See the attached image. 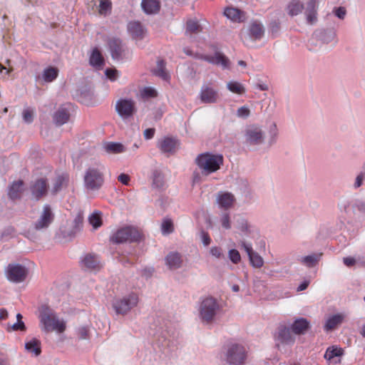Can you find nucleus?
I'll return each mask as SVG.
<instances>
[{
    "label": "nucleus",
    "mask_w": 365,
    "mask_h": 365,
    "mask_svg": "<svg viewBox=\"0 0 365 365\" xmlns=\"http://www.w3.org/2000/svg\"><path fill=\"white\" fill-rule=\"evenodd\" d=\"M195 162L202 175L207 176L217 171L223 164V156L210 153L199 155Z\"/></svg>",
    "instance_id": "f257e3e1"
},
{
    "label": "nucleus",
    "mask_w": 365,
    "mask_h": 365,
    "mask_svg": "<svg viewBox=\"0 0 365 365\" xmlns=\"http://www.w3.org/2000/svg\"><path fill=\"white\" fill-rule=\"evenodd\" d=\"M220 310V305L217 300L212 297H207L199 303L198 317L203 324H208L214 322Z\"/></svg>",
    "instance_id": "f03ea898"
},
{
    "label": "nucleus",
    "mask_w": 365,
    "mask_h": 365,
    "mask_svg": "<svg viewBox=\"0 0 365 365\" xmlns=\"http://www.w3.org/2000/svg\"><path fill=\"white\" fill-rule=\"evenodd\" d=\"M40 322L42 329L47 332L56 331L61 333L66 329V322L48 309L41 312Z\"/></svg>",
    "instance_id": "7ed1b4c3"
},
{
    "label": "nucleus",
    "mask_w": 365,
    "mask_h": 365,
    "mask_svg": "<svg viewBox=\"0 0 365 365\" xmlns=\"http://www.w3.org/2000/svg\"><path fill=\"white\" fill-rule=\"evenodd\" d=\"M103 170L101 165L88 168L84 175V185L87 190H98L101 187L104 182Z\"/></svg>",
    "instance_id": "20e7f679"
},
{
    "label": "nucleus",
    "mask_w": 365,
    "mask_h": 365,
    "mask_svg": "<svg viewBox=\"0 0 365 365\" xmlns=\"http://www.w3.org/2000/svg\"><path fill=\"white\" fill-rule=\"evenodd\" d=\"M140 232L135 227L127 226L117 230L110 237V242L115 244L138 242L141 240Z\"/></svg>",
    "instance_id": "39448f33"
},
{
    "label": "nucleus",
    "mask_w": 365,
    "mask_h": 365,
    "mask_svg": "<svg viewBox=\"0 0 365 365\" xmlns=\"http://www.w3.org/2000/svg\"><path fill=\"white\" fill-rule=\"evenodd\" d=\"M138 294L132 292L114 299L112 307L117 314L125 315L138 305Z\"/></svg>",
    "instance_id": "423d86ee"
},
{
    "label": "nucleus",
    "mask_w": 365,
    "mask_h": 365,
    "mask_svg": "<svg viewBox=\"0 0 365 365\" xmlns=\"http://www.w3.org/2000/svg\"><path fill=\"white\" fill-rule=\"evenodd\" d=\"M247 357L246 349L238 344L229 345L225 353V359L230 365H242L245 363Z\"/></svg>",
    "instance_id": "0eeeda50"
},
{
    "label": "nucleus",
    "mask_w": 365,
    "mask_h": 365,
    "mask_svg": "<svg viewBox=\"0 0 365 365\" xmlns=\"http://www.w3.org/2000/svg\"><path fill=\"white\" fill-rule=\"evenodd\" d=\"M233 227L235 232L242 237H250L257 232L255 225L242 214L233 215Z\"/></svg>",
    "instance_id": "6e6552de"
},
{
    "label": "nucleus",
    "mask_w": 365,
    "mask_h": 365,
    "mask_svg": "<svg viewBox=\"0 0 365 365\" xmlns=\"http://www.w3.org/2000/svg\"><path fill=\"white\" fill-rule=\"evenodd\" d=\"M274 340L278 349L284 346H292L295 342V336L289 326L279 324L274 333Z\"/></svg>",
    "instance_id": "1a4fd4ad"
},
{
    "label": "nucleus",
    "mask_w": 365,
    "mask_h": 365,
    "mask_svg": "<svg viewBox=\"0 0 365 365\" xmlns=\"http://www.w3.org/2000/svg\"><path fill=\"white\" fill-rule=\"evenodd\" d=\"M335 37V32L332 30L316 31L309 41V49L310 51H317L322 45L332 42Z\"/></svg>",
    "instance_id": "9d476101"
},
{
    "label": "nucleus",
    "mask_w": 365,
    "mask_h": 365,
    "mask_svg": "<svg viewBox=\"0 0 365 365\" xmlns=\"http://www.w3.org/2000/svg\"><path fill=\"white\" fill-rule=\"evenodd\" d=\"M245 143L251 146L260 145L264 143L265 133L262 128L257 125H248L244 131Z\"/></svg>",
    "instance_id": "9b49d317"
},
{
    "label": "nucleus",
    "mask_w": 365,
    "mask_h": 365,
    "mask_svg": "<svg viewBox=\"0 0 365 365\" xmlns=\"http://www.w3.org/2000/svg\"><path fill=\"white\" fill-rule=\"evenodd\" d=\"M27 274V268L19 263H10L5 269L6 278L13 283H20L24 282L26 279Z\"/></svg>",
    "instance_id": "f8f14e48"
},
{
    "label": "nucleus",
    "mask_w": 365,
    "mask_h": 365,
    "mask_svg": "<svg viewBox=\"0 0 365 365\" xmlns=\"http://www.w3.org/2000/svg\"><path fill=\"white\" fill-rule=\"evenodd\" d=\"M115 110L123 119H127L135 112V102L131 99H120L116 102Z\"/></svg>",
    "instance_id": "ddd939ff"
},
{
    "label": "nucleus",
    "mask_w": 365,
    "mask_h": 365,
    "mask_svg": "<svg viewBox=\"0 0 365 365\" xmlns=\"http://www.w3.org/2000/svg\"><path fill=\"white\" fill-rule=\"evenodd\" d=\"M53 220V214L48 205H45L38 220L34 223L36 230L47 228Z\"/></svg>",
    "instance_id": "4468645a"
},
{
    "label": "nucleus",
    "mask_w": 365,
    "mask_h": 365,
    "mask_svg": "<svg viewBox=\"0 0 365 365\" xmlns=\"http://www.w3.org/2000/svg\"><path fill=\"white\" fill-rule=\"evenodd\" d=\"M31 197L36 200L45 196L48 192V184L45 179L40 178L33 182L30 185Z\"/></svg>",
    "instance_id": "2eb2a0df"
},
{
    "label": "nucleus",
    "mask_w": 365,
    "mask_h": 365,
    "mask_svg": "<svg viewBox=\"0 0 365 365\" xmlns=\"http://www.w3.org/2000/svg\"><path fill=\"white\" fill-rule=\"evenodd\" d=\"M197 58L214 65L221 66L224 69L229 68V59L220 52H216L213 56L200 54Z\"/></svg>",
    "instance_id": "dca6fc26"
},
{
    "label": "nucleus",
    "mask_w": 365,
    "mask_h": 365,
    "mask_svg": "<svg viewBox=\"0 0 365 365\" xmlns=\"http://www.w3.org/2000/svg\"><path fill=\"white\" fill-rule=\"evenodd\" d=\"M200 98L203 103H215L219 99L218 91L208 85H204L200 90Z\"/></svg>",
    "instance_id": "f3484780"
},
{
    "label": "nucleus",
    "mask_w": 365,
    "mask_h": 365,
    "mask_svg": "<svg viewBox=\"0 0 365 365\" xmlns=\"http://www.w3.org/2000/svg\"><path fill=\"white\" fill-rule=\"evenodd\" d=\"M179 141L175 138L166 137L158 143V148L165 153H174L179 149Z\"/></svg>",
    "instance_id": "a211bd4d"
},
{
    "label": "nucleus",
    "mask_w": 365,
    "mask_h": 365,
    "mask_svg": "<svg viewBox=\"0 0 365 365\" xmlns=\"http://www.w3.org/2000/svg\"><path fill=\"white\" fill-rule=\"evenodd\" d=\"M343 354L344 350L341 348L332 346L327 349L326 352L324 354V358L329 363L336 364L338 363H340V358L343 355Z\"/></svg>",
    "instance_id": "6ab92c4d"
},
{
    "label": "nucleus",
    "mask_w": 365,
    "mask_h": 365,
    "mask_svg": "<svg viewBox=\"0 0 365 365\" xmlns=\"http://www.w3.org/2000/svg\"><path fill=\"white\" fill-rule=\"evenodd\" d=\"M304 15L309 24H314L317 21V4L316 0H309L305 8Z\"/></svg>",
    "instance_id": "aec40b11"
},
{
    "label": "nucleus",
    "mask_w": 365,
    "mask_h": 365,
    "mask_svg": "<svg viewBox=\"0 0 365 365\" xmlns=\"http://www.w3.org/2000/svg\"><path fill=\"white\" fill-rule=\"evenodd\" d=\"M216 200L220 208L228 210L233 206L235 198L230 192H219Z\"/></svg>",
    "instance_id": "412c9836"
},
{
    "label": "nucleus",
    "mask_w": 365,
    "mask_h": 365,
    "mask_svg": "<svg viewBox=\"0 0 365 365\" xmlns=\"http://www.w3.org/2000/svg\"><path fill=\"white\" fill-rule=\"evenodd\" d=\"M128 31L136 41L143 39L146 33L143 26L137 21L130 22L128 25Z\"/></svg>",
    "instance_id": "4be33fe9"
},
{
    "label": "nucleus",
    "mask_w": 365,
    "mask_h": 365,
    "mask_svg": "<svg viewBox=\"0 0 365 365\" xmlns=\"http://www.w3.org/2000/svg\"><path fill=\"white\" fill-rule=\"evenodd\" d=\"M68 184V176L67 174H61L57 175L52 182L51 192L56 194L61 190L66 188Z\"/></svg>",
    "instance_id": "5701e85b"
},
{
    "label": "nucleus",
    "mask_w": 365,
    "mask_h": 365,
    "mask_svg": "<svg viewBox=\"0 0 365 365\" xmlns=\"http://www.w3.org/2000/svg\"><path fill=\"white\" fill-rule=\"evenodd\" d=\"M309 328V322L304 318H298L291 325V329L294 334H303Z\"/></svg>",
    "instance_id": "b1692460"
},
{
    "label": "nucleus",
    "mask_w": 365,
    "mask_h": 365,
    "mask_svg": "<svg viewBox=\"0 0 365 365\" xmlns=\"http://www.w3.org/2000/svg\"><path fill=\"white\" fill-rule=\"evenodd\" d=\"M264 34L263 25L257 21L252 22L249 26V35L253 40H259Z\"/></svg>",
    "instance_id": "393cba45"
},
{
    "label": "nucleus",
    "mask_w": 365,
    "mask_h": 365,
    "mask_svg": "<svg viewBox=\"0 0 365 365\" xmlns=\"http://www.w3.org/2000/svg\"><path fill=\"white\" fill-rule=\"evenodd\" d=\"M82 267L90 270L99 269L100 261L96 255L88 254L81 260Z\"/></svg>",
    "instance_id": "a878e982"
},
{
    "label": "nucleus",
    "mask_w": 365,
    "mask_h": 365,
    "mask_svg": "<svg viewBox=\"0 0 365 365\" xmlns=\"http://www.w3.org/2000/svg\"><path fill=\"white\" fill-rule=\"evenodd\" d=\"M24 191V182L18 180L14 182L9 188L8 195L11 200L19 199Z\"/></svg>",
    "instance_id": "bb28decb"
},
{
    "label": "nucleus",
    "mask_w": 365,
    "mask_h": 365,
    "mask_svg": "<svg viewBox=\"0 0 365 365\" xmlns=\"http://www.w3.org/2000/svg\"><path fill=\"white\" fill-rule=\"evenodd\" d=\"M344 318V316L342 314H336L329 316L325 322L324 326V330L326 331H329L334 329L342 323Z\"/></svg>",
    "instance_id": "cd10ccee"
},
{
    "label": "nucleus",
    "mask_w": 365,
    "mask_h": 365,
    "mask_svg": "<svg viewBox=\"0 0 365 365\" xmlns=\"http://www.w3.org/2000/svg\"><path fill=\"white\" fill-rule=\"evenodd\" d=\"M182 262L181 255L178 252H170L165 257L166 265L170 269H176L181 267Z\"/></svg>",
    "instance_id": "c85d7f7f"
},
{
    "label": "nucleus",
    "mask_w": 365,
    "mask_h": 365,
    "mask_svg": "<svg viewBox=\"0 0 365 365\" xmlns=\"http://www.w3.org/2000/svg\"><path fill=\"white\" fill-rule=\"evenodd\" d=\"M109 47L113 58L116 60L120 59L123 50L121 41L117 38L110 40Z\"/></svg>",
    "instance_id": "c756f323"
},
{
    "label": "nucleus",
    "mask_w": 365,
    "mask_h": 365,
    "mask_svg": "<svg viewBox=\"0 0 365 365\" xmlns=\"http://www.w3.org/2000/svg\"><path fill=\"white\" fill-rule=\"evenodd\" d=\"M152 187L162 189L165 186L164 176L160 170L155 169L151 173Z\"/></svg>",
    "instance_id": "7c9ffc66"
},
{
    "label": "nucleus",
    "mask_w": 365,
    "mask_h": 365,
    "mask_svg": "<svg viewBox=\"0 0 365 365\" xmlns=\"http://www.w3.org/2000/svg\"><path fill=\"white\" fill-rule=\"evenodd\" d=\"M322 255V253H313L305 257H302L298 260L308 267H313L318 264L321 259Z\"/></svg>",
    "instance_id": "2f4dec72"
},
{
    "label": "nucleus",
    "mask_w": 365,
    "mask_h": 365,
    "mask_svg": "<svg viewBox=\"0 0 365 365\" xmlns=\"http://www.w3.org/2000/svg\"><path fill=\"white\" fill-rule=\"evenodd\" d=\"M69 112L65 107L59 108L53 115V121L58 125L66 123L69 118Z\"/></svg>",
    "instance_id": "473e14b6"
},
{
    "label": "nucleus",
    "mask_w": 365,
    "mask_h": 365,
    "mask_svg": "<svg viewBox=\"0 0 365 365\" xmlns=\"http://www.w3.org/2000/svg\"><path fill=\"white\" fill-rule=\"evenodd\" d=\"M141 6L146 14H152L159 11L160 3L158 0H143Z\"/></svg>",
    "instance_id": "72a5a7b5"
},
{
    "label": "nucleus",
    "mask_w": 365,
    "mask_h": 365,
    "mask_svg": "<svg viewBox=\"0 0 365 365\" xmlns=\"http://www.w3.org/2000/svg\"><path fill=\"white\" fill-rule=\"evenodd\" d=\"M224 14L227 19L235 22L242 21L245 19L244 14L235 8H227L224 11Z\"/></svg>",
    "instance_id": "f704fd0d"
},
{
    "label": "nucleus",
    "mask_w": 365,
    "mask_h": 365,
    "mask_svg": "<svg viewBox=\"0 0 365 365\" xmlns=\"http://www.w3.org/2000/svg\"><path fill=\"white\" fill-rule=\"evenodd\" d=\"M103 148L109 154H119L126 150L125 147L120 143L108 142L104 144Z\"/></svg>",
    "instance_id": "c9c22d12"
},
{
    "label": "nucleus",
    "mask_w": 365,
    "mask_h": 365,
    "mask_svg": "<svg viewBox=\"0 0 365 365\" xmlns=\"http://www.w3.org/2000/svg\"><path fill=\"white\" fill-rule=\"evenodd\" d=\"M304 9V4L299 0H292L287 7V13L291 16H294L302 13Z\"/></svg>",
    "instance_id": "e433bc0d"
},
{
    "label": "nucleus",
    "mask_w": 365,
    "mask_h": 365,
    "mask_svg": "<svg viewBox=\"0 0 365 365\" xmlns=\"http://www.w3.org/2000/svg\"><path fill=\"white\" fill-rule=\"evenodd\" d=\"M202 28L199 22L196 19H190L187 21L185 34L187 36H192L195 34L201 32Z\"/></svg>",
    "instance_id": "4c0bfd02"
},
{
    "label": "nucleus",
    "mask_w": 365,
    "mask_h": 365,
    "mask_svg": "<svg viewBox=\"0 0 365 365\" xmlns=\"http://www.w3.org/2000/svg\"><path fill=\"white\" fill-rule=\"evenodd\" d=\"M153 73L163 79L164 81H169L170 79V75L168 73V72L165 70V63L163 61H158L157 63L156 68L153 70Z\"/></svg>",
    "instance_id": "58836bf2"
},
{
    "label": "nucleus",
    "mask_w": 365,
    "mask_h": 365,
    "mask_svg": "<svg viewBox=\"0 0 365 365\" xmlns=\"http://www.w3.org/2000/svg\"><path fill=\"white\" fill-rule=\"evenodd\" d=\"M40 344L41 343L38 339H32L25 344V348L28 351L38 356L41 353Z\"/></svg>",
    "instance_id": "ea45409f"
},
{
    "label": "nucleus",
    "mask_w": 365,
    "mask_h": 365,
    "mask_svg": "<svg viewBox=\"0 0 365 365\" xmlns=\"http://www.w3.org/2000/svg\"><path fill=\"white\" fill-rule=\"evenodd\" d=\"M220 223L222 227L226 230L232 228V220L230 212L224 211L220 214Z\"/></svg>",
    "instance_id": "a19ab883"
},
{
    "label": "nucleus",
    "mask_w": 365,
    "mask_h": 365,
    "mask_svg": "<svg viewBox=\"0 0 365 365\" xmlns=\"http://www.w3.org/2000/svg\"><path fill=\"white\" fill-rule=\"evenodd\" d=\"M58 73V70L54 67H48L44 69L42 77L44 81L46 82H52L54 81Z\"/></svg>",
    "instance_id": "79ce46f5"
},
{
    "label": "nucleus",
    "mask_w": 365,
    "mask_h": 365,
    "mask_svg": "<svg viewBox=\"0 0 365 365\" xmlns=\"http://www.w3.org/2000/svg\"><path fill=\"white\" fill-rule=\"evenodd\" d=\"M88 222L93 230L98 229L102 225L101 212L98 211L93 212L88 217Z\"/></svg>",
    "instance_id": "37998d69"
},
{
    "label": "nucleus",
    "mask_w": 365,
    "mask_h": 365,
    "mask_svg": "<svg viewBox=\"0 0 365 365\" xmlns=\"http://www.w3.org/2000/svg\"><path fill=\"white\" fill-rule=\"evenodd\" d=\"M227 89L234 93L242 94L245 92V88L242 83L237 81H230L227 83Z\"/></svg>",
    "instance_id": "c03bdc74"
},
{
    "label": "nucleus",
    "mask_w": 365,
    "mask_h": 365,
    "mask_svg": "<svg viewBox=\"0 0 365 365\" xmlns=\"http://www.w3.org/2000/svg\"><path fill=\"white\" fill-rule=\"evenodd\" d=\"M103 63V57L96 48L93 49L90 56V63L93 66H101Z\"/></svg>",
    "instance_id": "a18cd8bd"
},
{
    "label": "nucleus",
    "mask_w": 365,
    "mask_h": 365,
    "mask_svg": "<svg viewBox=\"0 0 365 365\" xmlns=\"http://www.w3.org/2000/svg\"><path fill=\"white\" fill-rule=\"evenodd\" d=\"M251 264L256 268H260L264 264L263 258L257 252L251 254L249 257Z\"/></svg>",
    "instance_id": "49530a36"
},
{
    "label": "nucleus",
    "mask_w": 365,
    "mask_h": 365,
    "mask_svg": "<svg viewBox=\"0 0 365 365\" xmlns=\"http://www.w3.org/2000/svg\"><path fill=\"white\" fill-rule=\"evenodd\" d=\"M354 211L365 215V200L356 199L352 205Z\"/></svg>",
    "instance_id": "de8ad7c7"
},
{
    "label": "nucleus",
    "mask_w": 365,
    "mask_h": 365,
    "mask_svg": "<svg viewBox=\"0 0 365 365\" xmlns=\"http://www.w3.org/2000/svg\"><path fill=\"white\" fill-rule=\"evenodd\" d=\"M35 111L33 108H27L23 110L22 117L23 120L26 123H31L34 120Z\"/></svg>",
    "instance_id": "09e8293b"
},
{
    "label": "nucleus",
    "mask_w": 365,
    "mask_h": 365,
    "mask_svg": "<svg viewBox=\"0 0 365 365\" xmlns=\"http://www.w3.org/2000/svg\"><path fill=\"white\" fill-rule=\"evenodd\" d=\"M161 230L163 235H168L173 231V225L170 220L165 219L161 225Z\"/></svg>",
    "instance_id": "8fccbe9b"
},
{
    "label": "nucleus",
    "mask_w": 365,
    "mask_h": 365,
    "mask_svg": "<svg viewBox=\"0 0 365 365\" xmlns=\"http://www.w3.org/2000/svg\"><path fill=\"white\" fill-rule=\"evenodd\" d=\"M111 8V4L109 0H100L98 11L101 14L106 15Z\"/></svg>",
    "instance_id": "3c124183"
},
{
    "label": "nucleus",
    "mask_w": 365,
    "mask_h": 365,
    "mask_svg": "<svg viewBox=\"0 0 365 365\" xmlns=\"http://www.w3.org/2000/svg\"><path fill=\"white\" fill-rule=\"evenodd\" d=\"M269 145H272L276 142L277 135H278V130L277 128L275 123H272L269 129Z\"/></svg>",
    "instance_id": "603ef678"
},
{
    "label": "nucleus",
    "mask_w": 365,
    "mask_h": 365,
    "mask_svg": "<svg viewBox=\"0 0 365 365\" xmlns=\"http://www.w3.org/2000/svg\"><path fill=\"white\" fill-rule=\"evenodd\" d=\"M228 257L231 262L234 264H237L241 260L240 252L235 249H231L229 250Z\"/></svg>",
    "instance_id": "864d4df0"
},
{
    "label": "nucleus",
    "mask_w": 365,
    "mask_h": 365,
    "mask_svg": "<svg viewBox=\"0 0 365 365\" xmlns=\"http://www.w3.org/2000/svg\"><path fill=\"white\" fill-rule=\"evenodd\" d=\"M210 255L216 259H222L225 257L222 249L218 246H213L210 250Z\"/></svg>",
    "instance_id": "5fc2aeb1"
},
{
    "label": "nucleus",
    "mask_w": 365,
    "mask_h": 365,
    "mask_svg": "<svg viewBox=\"0 0 365 365\" xmlns=\"http://www.w3.org/2000/svg\"><path fill=\"white\" fill-rule=\"evenodd\" d=\"M236 115L238 118H244V119L247 118L250 115V110L246 106L240 107L237 110Z\"/></svg>",
    "instance_id": "6e6d98bb"
},
{
    "label": "nucleus",
    "mask_w": 365,
    "mask_h": 365,
    "mask_svg": "<svg viewBox=\"0 0 365 365\" xmlns=\"http://www.w3.org/2000/svg\"><path fill=\"white\" fill-rule=\"evenodd\" d=\"M141 96L147 98H153L157 96V92L151 87H145L141 91Z\"/></svg>",
    "instance_id": "4d7b16f0"
},
{
    "label": "nucleus",
    "mask_w": 365,
    "mask_h": 365,
    "mask_svg": "<svg viewBox=\"0 0 365 365\" xmlns=\"http://www.w3.org/2000/svg\"><path fill=\"white\" fill-rule=\"evenodd\" d=\"M332 13L335 16L339 18V19L343 20L346 14V10L343 6L334 7L332 10Z\"/></svg>",
    "instance_id": "13d9d810"
},
{
    "label": "nucleus",
    "mask_w": 365,
    "mask_h": 365,
    "mask_svg": "<svg viewBox=\"0 0 365 365\" xmlns=\"http://www.w3.org/2000/svg\"><path fill=\"white\" fill-rule=\"evenodd\" d=\"M105 74L112 81H115L119 76L118 71L115 68H107Z\"/></svg>",
    "instance_id": "bf43d9fd"
},
{
    "label": "nucleus",
    "mask_w": 365,
    "mask_h": 365,
    "mask_svg": "<svg viewBox=\"0 0 365 365\" xmlns=\"http://www.w3.org/2000/svg\"><path fill=\"white\" fill-rule=\"evenodd\" d=\"M365 180V172H361L356 178L354 183V187L355 189L359 188L363 184Z\"/></svg>",
    "instance_id": "052dcab7"
},
{
    "label": "nucleus",
    "mask_w": 365,
    "mask_h": 365,
    "mask_svg": "<svg viewBox=\"0 0 365 365\" xmlns=\"http://www.w3.org/2000/svg\"><path fill=\"white\" fill-rule=\"evenodd\" d=\"M153 271V267H145L140 270V274L145 278H149L152 276Z\"/></svg>",
    "instance_id": "680f3d73"
},
{
    "label": "nucleus",
    "mask_w": 365,
    "mask_h": 365,
    "mask_svg": "<svg viewBox=\"0 0 365 365\" xmlns=\"http://www.w3.org/2000/svg\"><path fill=\"white\" fill-rule=\"evenodd\" d=\"M201 240L205 246H207L211 242V239L207 232L202 231L200 234Z\"/></svg>",
    "instance_id": "e2e57ef3"
},
{
    "label": "nucleus",
    "mask_w": 365,
    "mask_h": 365,
    "mask_svg": "<svg viewBox=\"0 0 365 365\" xmlns=\"http://www.w3.org/2000/svg\"><path fill=\"white\" fill-rule=\"evenodd\" d=\"M242 247L245 249L249 257H250L251 254H254L255 252L253 251L252 245L250 243L242 242Z\"/></svg>",
    "instance_id": "0e129e2a"
},
{
    "label": "nucleus",
    "mask_w": 365,
    "mask_h": 365,
    "mask_svg": "<svg viewBox=\"0 0 365 365\" xmlns=\"http://www.w3.org/2000/svg\"><path fill=\"white\" fill-rule=\"evenodd\" d=\"M144 138L147 140H150L153 138L155 134L154 128H147L144 130Z\"/></svg>",
    "instance_id": "69168bd1"
},
{
    "label": "nucleus",
    "mask_w": 365,
    "mask_h": 365,
    "mask_svg": "<svg viewBox=\"0 0 365 365\" xmlns=\"http://www.w3.org/2000/svg\"><path fill=\"white\" fill-rule=\"evenodd\" d=\"M11 329L14 331L17 330H24L25 324L22 321L16 322L11 326Z\"/></svg>",
    "instance_id": "338daca9"
},
{
    "label": "nucleus",
    "mask_w": 365,
    "mask_h": 365,
    "mask_svg": "<svg viewBox=\"0 0 365 365\" xmlns=\"http://www.w3.org/2000/svg\"><path fill=\"white\" fill-rule=\"evenodd\" d=\"M118 180L123 185H128L130 181V177L127 174L122 173L118 177Z\"/></svg>",
    "instance_id": "774afa93"
}]
</instances>
